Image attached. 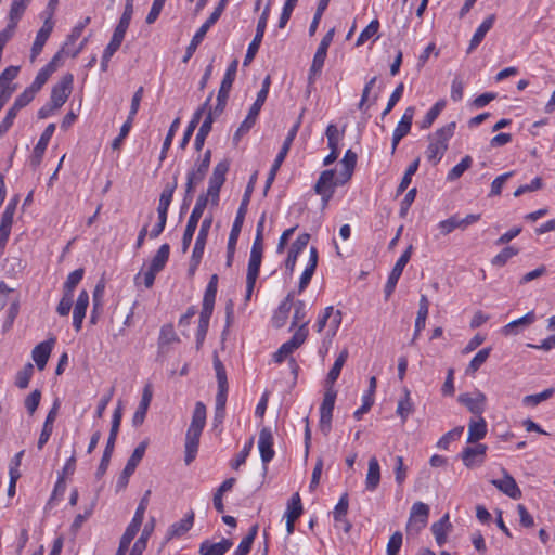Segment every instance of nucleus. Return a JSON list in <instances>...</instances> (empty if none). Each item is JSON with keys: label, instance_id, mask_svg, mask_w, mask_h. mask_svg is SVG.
<instances>
[{"label": "nucleus", "instance_id": "nucleus-1", "mask_svg": "<svg viewBox=\"0 0 555 555\" xmlns=\"http://www.w3.org/2000/svg\"><path fill=\"white\" fill-rule=\"evenodd\" d=\"M206 405L202 401L196 402L185 434L184 462L186 465H190L196 457L199 438L206 425Z\"/></svg>", "mask_w": 555, "mask_h": 555}, {"label": "nucleus", "instance_id": "nucleus-2", "mask_svg": "<svg viewBox=\"0 0 555 555\" xmlns=\"http://www.w3.org/2000/svg\"><path fill=\"white\" fill-rule=\"evenodd\" d=\"M257 176H258V173L256 171L249 178V181L247 183L246 190L244 192L241 205L237 209L236 217L234 219V222H233L230 235H229L228 261H227L228 266H231V262H232V259H233V256L235 253L236 243H237L240 233L242 231L245 216L247 214L248 204L250 202V197H251L253 191H254L256 182H257Z\"/></svg>", "mask_w": 555, "mask_h": 555}, {"label": "nucleus", "instance_id": "nucleus-3", "mask_svg": "<svg viewBox=\"0 0 555 555\" xmlns=\"http://www.w3.org/2000/svg\"><path fill=\"white\" fill-rule=\"evenodd\" d=\"M455 127V121H452L437 129L435 133L429 135V144L426 150V157L429 162L433 164L440 162L448 150V142L453 137Z\"/></svg>", "mask_w": 555, "mask_h": 555}, {"label": "nucleus", "instance_id": "nucleus-4", "mask_svg": "<svg viewBox=\"0 0 555 555\" xmlns=\"http://www.w3.org/2000/svg\"><path fill=\"white\" fill-rule=\"evenodd\" d=\"M299 126H300V120H298L288 131L284 142H283V145L280 150V152L278 153L275 159H274V163L270 169V172L268 175V178H267V181H266V185H264V189H263V195L266 196L269 189L271 188L274 179H275V176H276V172L278 170L280 169L282 163L284 162L287 153L289 152V149L293 144V141L294 139L296 138L297 135V132H298V129H299Z\"/></svg>", "mask_w": 555, "mask_h": 555}, {"label": "nucleus", "instance_id": "nucleus-5", "mask_svg": "<svg viewBox=\"0 0 555 555\" xmlns=\"http://www.w3.org/2000/svg\"><path fill=\"white\" fill-rule=\"evenodd\" d=\"M230 163L224 159L219 162L212 170V175L209 178L208 189L206 194H201L199 196H207V201L209 197L211 198L212 205H217L219 201L220 190L225 181V176L229 171Z\"/></svg>", "mask_w": 555, "mask_h": 555}, {"label": "nucleus", "instance_id": "nucleus-6", "mask_svg": "<svg viewBox=\"0 0 555 555\" xmlns=\"http://www.w3.org/2000/svg\"><path fill=\"white\" fill-rule=\"evenodd\" d=\"M207 206V196H198L197 201L195 203V206L189 217L183 237H182V253H186L193 235L196 231V228L198 225V221L203 216V212Z\"/></svg>", "mask_w": 555, "mask_h": 555}, {"label": "nucleus", "instance_id": "nucleus-7", "mask_svg": "<svg viewBox=\"0 0 555 555\" xmlns=\"http://www.w3.org/2000/svg\"><path fill=\"white\" fill-rule=\"evenodd\" d=\"M146 448H147V441H142L133 450L131 456L127 461V464H126L124 470L121 472L120 476L117 479V482H116L117 491H120L127 487V485L129 482V478L134 473L137 466L143 459Z\"/></svg>", "mask_w": 555, "mask_h": 555}, {"label": "nucleus", "instance_id": "nucleus-8", "mask_svg": "<svg viewBox=\"0 0 555 555\" xmlns=\"http://www.w3.org/2000/svg\"><path fill=\"white\" fill-rule=\"evenodd\" d=\"M337 391L335 389H326L323 397V401L320 406V430L327 435L332 428L333 410Z\"/></svg>", "mask_w": 555, "mask_h": 555}, {"label": "nucleus", "instance_id": "nucleus-9", "mask_svg": "<svg viewBox=\"0 0 555 555\" xmlns=\"http://www.w3.org/2000/svg\"><path fill=\"white\" fill-rule=\"evenodd\" d=\"M269 14H270V3H268L266 5L264 10L262 11V14L260 15V17L258 20L256 35H255L253 41L249 43L245 59H244L243 64L245 66H247L254 60L255 55L257 54V52L259 50V47L261 44V41H262V38L264 35V30L267 27Z\"/></svg>", "mask_w": 555, "mask_h": 555}, {"label": "nucleus", "instance_id": "nucleus-10", "mask_svg": "<svg viewBox=\"0 0 555 555\" xmlns=\"http://www.w3.org/2000/svg\"><path fill=\"white\" fill-rule=\"evenodd\" d=\"M73 82L74 76L67 73L53 86L50 96L53 107L61 108L66 103L73 90Z\"/></svg>", "mask_w": 555, "mask_h": 555}, {"label": "nucleus", "instance_id": "nucleus-11", "mask_svg": "<svg viewBox=\"0 0 555 555\" xmlns=\"http://www.w3.org/2000/svg\"><path fill=\"white\" fill-rule=\"evenodd\" d=\"M413 246L410 245L405 251L400 256V258L397 260L395 267L392 268L388 280L386 282L384 293H385V299L387 300L392 293L395 292V288L397 286V283L403 272L404 267L409 262L411 255H412Z\"/></svg>", "mask_w": 555, "mask_h": 555}, {"label": "nucleus", "instance_id": "nucleus-12", "mask_svg": "<svg viewBox=\"0 0 555 555\" xmlns=\"http://www.w3.org/2000/svg\"><path fill=\"white\" fill-rule=\"evenodd\" d=\"M334 33H335L334 28L330 29L324 35V37L322 38V40L318 47V50L313 56V61H312V64H311L310 70H309V80L310 81L312 80L313 76L319 75L323 68V65H324V62L326 59V54H327V49L334 38Z\"/></svg>", "mask_w": 555, "mask_h": 555}, {"label": "nucleus", "instance_id": "nucleus-13", "mask_svg": "<svg viewBox=\"0 0 555 555\" xmlns=\"http://www.w3.org/2000/svg\"><path fill=\"white\" fill-rule=\"evenodd\" d=\"M457 401L466 406L470 413L481 416L486 410L487 397L483 392L476 390L474 396L468 392L461 393Z\"/></svg>", "mask_w": 555, "mask_h": 555}, {"label": "nucleus", "instance_id": "nucleus-14", "mask_svg": "<svg viewBox=\"0 0 555 555\" xmlns=\"http://www.w3.org/2000/svg\"><path fill=\"white\" fill-rule=\"evenodd\" d=\"M211 224H212L211 216L205 218L201 224L199 232L197 234L195 245H194V248L192 251L194 267H198V264L201 263Z\"/></svg>", "mask_w": 555, "mask_h": 555}, {"label": "nucleus", "instance_id": "nucleus-15", "mask_svg": "<svg viewBox=\"0 0 555 555\" xmlns=\"http://www.w3.org/2000/svg\"><path fill=\"white\" fill-rule=\"evenodd\" d=\"M212 95H214V91H211L208 94L206 101L193 114L192 119L190 120V122H189V125H188V127H186V129L184 131L183 138H182V140L180 142V147L181 149H184L189 144L190 139H191V137L194 133V130L196 129V127L199 124L203 115L206 113V109L209 106V103L211 102Z\"/></svg>", "mask_w": 555, "mask_h": 555}, {"label": "nucleus", "instance_id": "nucleus-16", "mask_svg": "<svg viewBox=\"0 0 555 555\" xmlns=\"http://www.w3.org/2000/svg\"><path fill=\"white\" fill-rule=\"evenodd\" d=\"M503 479H493L491 483L504 494L509 498L517 500L521 498V490L516 483L515 479L506 472L502 469Z\"/></svg>", "mask_w": 555, "mask_h": 555}, {"label": "nucleus", "instance_id": "nucleus-17", "mask_svg": "<svg viewBox=\"0 0 555 555\" xmlns=\"http://www.w3.org/2000/svg\"><path fill=\"white\" fill-rule=\"evenodd\" d=\"M55 131V124H49L43 132L41 133V137L39 141L37 142L36 146L34 147L30 164L34 167H37L43 157V154L47 150V146L49 144V141L51 140L53 133Z\"/></svg>", "mask_w": 555, "mask_h": 555}, {"label": "nucleus", "instance_id": "nucleus-18", "mask_svg": "<svg viewBox=\"0 0 555 555\" xmlns=\"http://www.w3.org/2000/svg\"><path fill=\"white\" fill-rule=\"evenodd\" d=\"M214 369L218 383V391L216 396H218V405L221 408L224 397H228L229 386L225 367L217 353L214 354Z\"/></svg>", "mask_w": 555, "mask_h": 555}, {"label": "nucleus", "instance_id": "nucleus-19", "mask_svg": "<svg viewBox=\"0 0 555 555\" xmlns=\"http://www.w3.org/2000/svg\"><path fill=\"white\" fill-rule=\"evenodd\" d=\"M487 446L478 443L475 447H466L461 453V459L464 465L472 468L476 465H480L486 456Z\"/></svg>", "mask_w": 555, "mask_h": 555}, {"label": "nucleus", "instance_id": "nucleus-20", "mask_svg": "<svg viewBox=\"0 0 555 555\" xmlns=\"http://www.w3.org/2000/svg\"><path fill=\"white\" fill-rule=\"evenodd\" d=\"M55 341V337H51L33 349L31 357L39 371L44 370Z\"/></svg>", "mask_w": 555, "mask_h": 555}, {"label": "nucleus", "instance_id": "nucleus-21", "mask_svg": "<svg viewBox=\"0 0 555 555\" xmlns=\"http://www.w3.org/2000/svg\"><path fill=\"white\" fill-rule=\"evenodd\" d=\"M310 240V234L302 233L300 234L295 242L292 244L287 258L285 260V268L289 273H293L298 255L307 247Z\"/></svg>", "mask_w": 555, "mask_h": 555}, {"label": "nucleus", "instance_id": "nucleus-22", "mask_svg": "<svg viewBox=\"0 0 555 555\" xmlns=\"http://www.w3.org/2000/svg\"><path fill=\"white\" fill-rule=\"evenodd\" d=\"M258 448L261 456V461L267 464L274 456L273 450V436L270 428H262L259 433Z\"/></svg>", "mask_w": 555, "mask_h": 555}, {"label": "nucleus", "instance_id": "nucleus-23", "mask_svg": "<svg viewBox=\"0 0 555 555\" xmlns=\"http://www.w3.org/2000/svg\"><path fill=\"white\" fill-rule=\"evenodd\" d=\"M339 181H341L340 175L337 178H335V171L333 169L324 170L321 172L317 183L314 184V192H335V188L337 185H341Z\"/></svg>", "mask_w": 555, "mask_h": 555}, {"label": "nucleus", "instance_id": "nucleus-24", "mask_svg": "<svg viewBox=\"0 0 555 555\" xmlns=\"http://www.w3.org/2000/svg\"><path fill=\"white\" fill-rule=\"evenodd\" d=\"M89 306V294L87 291H81L76 300L73 311V326L76 332H79L82 326V321L86 317V311Z\"/></svg>", "mask_w": 555, "mask_h": 555}, {"label": "nucleus", "instance_id": "nucleus-25", "mask_svg": "<svg viewBox=\"0 0 555 555\" xmlns=\"http://www.w3.org/2000/svg\"><path fill=\"white\" fill-rule=\"evenodd\" d=\"M293 300L294 293L291 292L287 294V296L279 305L278 309L274 311V314L272 317V325L275 328H281L286 324L293 305Z\"/></svg>", "mask_w": 555, "mask_h": 555}, {"label": "nucleus", "instance_id": "nucleus-26", "mask_svg": "<svg viewBox=\"0 0 555 555\" xmlns=\"http://www.w3.org/2000/svg\"><path fill=\"white\" fill-rule=\"evenodd\" d=\"M152 397H153V392H152L151 385H146L143 389L140 404L132 417L133 426L138 427L143 424L146 413H147V410H149V406L152 401Z\"/></svg>", "mask_w": 555, "mask_h": 555}, {"label": "nucleus", "instance_id": "nucleus-27", "mask_svg": "<svg viewBox=\"0 0 555 555\" xmlns=\"http://www.w3.org/2000/svg\"><path fill=\"white\" fill-rule=\"evenodd\" d=\"M348 494L344 493L338 503L335 506V509L333 512L334 520L337 524V526L341 527L343 530L348 533L351 529V524L346 519V514L348 512Z\"/></svg>", "mask_w": 555, "mask_h": 555}, {"label": "nucleus", "instance_id": "nucleus-28", "mask_svg": "<svg viewBox=\"0 0 555 555\" xmlns=\"http://www.w3.org/2000/svg\"><path fill=\"white\" fill-rule=\"evenodd\" d=\"M348 357H349L348 349L345 348L339 352L332 369L327 373V376L325 379V388L326 389H334V384L338 379L341 369L345 365Z\"/></svg>", "mask_w": 555, "mask_h": 555}, {"label": "nucleus", "instance_id": "nucleus-29", "mask_svg": "<svg viewBox=\"0 0 555 555\" xmlns=\"http://www.w3.org/2000/svg\"><path fill=\"white\" fill-rule=\"evenodd\" d=\"M18 72V66H9L0 75V99L4 96L5 103L14 91L13 88H10L9 82L17 76Z\"/></svg>", "mask_w": 555, "mask_h": 555}, {"label": "nucleus", "instance_id": "nucleus-30", "mask_svg": "<svg viewBox=\"0 0 555 555\" xmlns=\"http://www.w3.org/2000/svg\"><path fill=\"white\" fill-rule=\"evenodd\" d=\"M380 482V466L376 456H372L369 460V467L365 478V488L369 491L377 489Z\"/></svg>", "mask_w": 555, "mask_h": 555}, {"label": "nucleus", "instance_id": "nucleus-31", "mask_svg": "<svg viewBox=\"0 0 555 555\" xmlns=\"http://www.w3.org/2000/svg\"><path fill=\"white\" fill-rule=\"evenodd\" d=\"M263 245L253 244L247 268V278L257 279L262 261Z\"/></svg>", "mask_w": 555, "mask_h": 555}, {"label": "nucleus", "instance_id": "nucleus-32", "mask_svg": "<svg viewBox=\"0 0 555 555\" xmlns=\"http://www.w3.org/2000/svg\"><path fill=\"white\" fill-rule=\"evenodd\" d=\"M121 418H122V405H121V402L119 401L114 413H113L109 436H108V439H107L104 450L114 452L115 442H116V438H117V435L119 431Z\"/></svg>", "mask_w": 555, "mask_h": 555}, {"label": "nucleus", "instance_id": "nucleus-33", "mask_svg": "<svg viewBox=\"0 0 555 555\" xmlns=\"http://www.w3.org/2000/svg\"><path fill=\"white\" fill-rule=\"evenodd\" d=\"M495 21V15L491 14L489 15L476 29L475 34L473 35V38L470 40L467 53H470L473 50H475L483 40L487 33L492 28Z\"/></svg>", "mask_w": 555, "mask_h": 555}, {"label": "nucleus", "instance_id": "nucleus-34", "mask_svg": "<svg viewBox=\"0 0 555 555\" xmlns=\"http://www.w3.org/2000/svg\"><path fill=\"white\" fill-rule=\"evenodd\" d=\"M178 182L177 177L173 178L171 183H167L159 196V203L157 207V214L167 216L169 206L172 201L173 193L177 189Z\"/></svg>", "mask_w": 555, "mask_h": 555}, {"label": "nucleus", "instance_id": "nucleus-35", "mask_svg": "<svg viewBox=\"0 0 555 555\" xmlns=\"http://www.w3.org/2000/svg\"><path fill=\"white\" fill-rule=\"evenodd\" d=\"M487 435V423L482 416L479 418L470 420L468 424V436L467 442L475 443L481 439H483Z\"/></svg>", "mask_w": 555, "mask_h": 555}, {"label": "nucleus", "instance_id": "nucleus-36", "mask_svg": "<svg viewBox=\"0 0 555 555\" xmlns=\"http://www.w3.org/2000/svg\"><path fill=\"white\" fill-rule=\"evenodd\" d=\"M52 31V25L49 21H46L42 27L38 30L35 41L31 47V60L36 59L42 51L50 34Z\"/></svg>", "mask_w": 555, "mask_h": 555}, {"label": "nucleus", "instance_id": "nucleus-37", "mask_svg": "<svg viewBox=\"0 0 555 555\" xmlns=\"http://www.w3.org/2000/svg\"><path fill=\"white\" fill-rule=\"evenodd\" d=\"M133 14V0H127L124 13L113 33V36L124 39Z\"/></svg>", "mask_w": 555, "mask_h": 555}, {"label": "nucleus", "instance_id": "nucleus-38", "mask_svg": "<svg viewBox=\"0 0 555 555\" xmlns=\"http://www.w3.org/2000/svg\"><path fill=\"white\" fill-rule=\"evenodd\" d=\"M231 546L232 542L229 539H222L218 543L205 541L201 544L199 553L202 555H224Z\"/></svg>", "mask_w": 555, "mask_h": 555}, {"label": "nucleus", "instance_id": "nucleus-39", "mask_svg": "<svg viewBox=\"0 0 555 555\" xmlns=\"http://www.w3.org/2000/svg\"><path fill=\"white\" fill-rule=\"evenodd\" d=\"M415 108L413 106H409L405 108L400 121L398 122L396 129L393 130V134L403 139L406 134H409L412 121L414 118Z\"/></svg>", "mask_w": 555, "mask_h": 555}, {"label": "nucleus", "instance_id": "nucleus-40", "mask_svg": "<svg viewBox=\"0 0 555 555\" xmlns=\"http://www.w3.org/2000/svg\"><path fill=\"white\" fill-rule=\"evenodd\" d=\"M154 518H151V520L145 524L140 538L134 542L130 553L134 555H142L143 551L146 548L147 540L154 530Z\"/></svg>", "mask_w": 555, "mask_h": 555}, {"label": "nucleus", "instance_id": "nucleus-41", "mask_svg": "<svg viewBox=\"0 0 555 555\" xmlns=\"http://www.w3.org/2000/svg\"><path fill=\"white\" fill-rule=\"evenodd\" d=\"M357 154L351 151V150H347L343 159H341V164L344 165L345 169L343 172H340V177H341V181L340 184H345L347 181H349L352 177V173H353V170H354V167L357 165Z\"/></svg>", "mask_w": 555, "mask_h": 555}, {"label": "nucleus", "instance_id": "nucleus-42", "mask_svg": "<svg viewBox=\"0 0 555 555\" xmlns=\"http://www.w3.org/2000/svg\"><path fill=\"white\" fill-rule=\"evenodd\" d=\"M308 324L309 321L301 323L292 338L283 344L292 353L305 343L308 336Z\"/></svg>", "mask_w": 555, "mask_h": 555}, {"label": "nucleus", "instance_id": "nucleus-43", "mask_svg": "<svg viewBox=\"0 0 555 555\" xmlns=\"http://www.w3.org/2000/svg\"><path fill=\"white\" fill-rule=\"evenodd\" d=\"M212 124H214L212 114L207 113L206 117H205L203 124L201 125V127L196 133V137H195L194 147L196 151H201L203 149V146L205 144V140H206L207 135L209 134V132L211 131Z\"/></svg>", "mask_w": 555, "mask_h": 555}, {"label": "nucleus", "instance_id": "nucleus-44", "mask_svg": "<svg viewBox=\"0 0 555 555\" xmlns=\"http://www.w3.org/2000/svg\"><path fill=\"white\" fill-rule=\"evenodd\" d=\"M169 254H170L169 244H167V243L163 244L156 251L155 256L152 258L149 268L153 269V271L160 272L169 259Z\"/></svg>", "mask_w": 555, "mask_h": 555}, {"label": "nucleus", "instance_id": "nucleus-45", "mask_svg": "<svg viewBox=\"0 0 555 555\" xmlns=\"http://www.w3.org/2000/svg\"><path fill=\"white\" fill-rule=\"evenodd\" d=\"M30 0H13L9 12L8 25H13L16 28L18 21L26 11Z\"/></svg>", "mask_w": 555, "mask_h": 555}, {"label": "nucleus", "instance_id": "nucleus-46", "mask_svg": "<svg viewBox=\"0 0 555 555\" xmlns=\"http://www.w3.org/2000/svg\"><path fill=\"white\" fill-rule=\"evenodd\" d=\"M534 319H535L534 312L530 311V312L526 313L524 317H521V318H519L517 320H514V321L509 322L508 324H506L502 328V332L505 335L516 334L517 332L515 330L518 326H528V325H530V324H532L534 322Z\"/></svg>", "mask_w": 555, "mask_h": 555}, {"label": "nucleus", "instance_id": "nucleus-47", "mask_svg": "<svg viewBox=\"0 0 555 555\" xmlns=\"http://www.w3.org/2000/svg\"><path fill=\"white\" fill-rule=\"evenodd\" d=\"M193 520H194V514L191 513L185 518L171 525L169 532H168L169 538L180 537V535L184 534L185 532H188L193 526Z\"/></svg>", "mask_w": 555, "mask_h": 555}, {"label": "nucleus", "instance_id": "nucleus-48", "mask_svg": "<svg viewBox=\"0 0 555 555\" xmlns=\"http://www.w3.org/2000/svg\"><path fill=\"white\" fill-rule=\"evenodd\" d=\"M259 526L255 524L250 527L248 534L241 541L234 555H247L250 552L254 540L258 533Z\"/></svg>", "mask_w": 555, "mask_h": 555}, {"label": "nucleus", "instance_id": "nucleus-49", "mask_svg": "<svg viewBox=\"0 0 555 555\" xmlns=\"http://www.w3.org/2000/svg\"><path fill=\"white\" fill-rule=\"evenodd\" d=\"M444 107L446 100H439L438 102H436L422 120L420 125L421 129H428L429 127H431V125L434 124V121Z\"/></svg>", "mask_w": 555, "mask_h": 555}, {"label": "nucleus", "instance_id": "nucleus-50", "mask_svg": "<svg viewBox=\"0 0 555 555\" xmlns=\"http://www.w3.org/2000/svg\"><path fill=\"white\" fill-rule=\"evenodd\" d=\"M554 388H547L540 393L528 395L522 398V404L526 406H537L543 401L548 400L554 395Z\"/></svg>", "mask_w": 555, "mask_h": 555}, {"label": "nucleus", "instance_id": "nucleus-51", "mask_svg": "<svg viewBox=\"0 0 555 555\" xmlns=\"http://www.w3.org/2000/svg\"><path fill=\"white\" fill-rule=\"evenodd\" d=\"M207 169L202 168L199 166H195L192 170L188 172L186 176V184L188 190H195L196 185L201 183L206 177Z\"/></svg>", "mask_w": 555, "mask_h": 555}, {"label": "nucleus", "instance_id": "nucleus-52", "mask_svg": "<svg viewBox=\"0 0 555 555\" xmlns=\"http://www.w3.org/2000/svg\"><path fill=\"white\" fill-rule=\"evenodd\" d=\"M34 374V365L28 362L24 365V367L17 372L15 377V385L20 389H25L28 387L31 376Z\"/></svg>", "mask_w": 555, "mask_h": 555}, {"label": "nucleus", "instance_id": "nucleus-53", "mask_svg": "<svg viewBox=\"0 0 555 555\" xmlns=\"http://www.w3.org/2000/svg\"><path fill=\"white\" fill-rule=\"evenodd\" d=\"M302 513L301 500L298 493H294L287 503L286 518L297 520Z\"/></svg>", "mask_w": 555, "mask_h": 555}, {"label": "nucleus", "instance_id": "nucleus-54", "mask_svg": "<svg viewBox=\"0 0 555 555\" xmlns=\"http://www.w3.org/2000/svg\"><path fill=\"white\" fill-rule=\"evenodd\" d=\"M83 278V269L79 268L70 272L64 283L63 293L74 296L75 287L80 283Z\"/></svg>", "mask_w": 555, "mask_h": 555}, {"label": "nucleus", "instance_id": "nucleus-55", "mask_svg": "<svg viewBox=\"0 0 555 555\" xmlns=\"http://www.w3.org/2000/svg\"><path fill=\"white\" fill-rule=\"evenodd\" d=\"M206 34L207 30L201 26L186 48L185 54L182 59L183 63H188L189 60L193 56L194 52L196 51L198 44L203 41Z\"/></svg>", "mask_w": 555, "mask_h": 555}, {"label": "nucleus", "instance_id": "nucleus-56", "mask_svg": "<svg viewBox=\"0 0 555 555\" xmlns=\"http://www.w3.org/2000/svg\"><path fill=\"white\" fill-rule=\"evenodd\" d=\"M429 515V507L423 502H416L411 508V518L420 521L421 526L424 527L427 524Z\"/></svg>", "mask_w": 555, "mask_h": 555}, {"label": "nucleus", "instance_id": "nucleus-57", "mask_svg": "<svg viewBox=\"0 0 555 555\" xmlns=\"http://www.w3.org/2000/svg\"><path fill=\"white\" fill-rule=\"evenodd\" d=\"M179 338L175 332L172 324H165L160 328L159 338H158V346L159 348H163L166 345H170L175 341H178Z\"/></svg>", "mask_w": 555, "mask_h": 555}, {"label": "nucleus", "instance_id": "nucleus-58", "mask_svg": "<svg viewBox=\"0 0 555 555\" xmlns=\"http://www.w3.org/2000/svg\"><path fill=\"white\" fill-rule=\"evenodd\" d=\"M519 250L516 247L507 246L503 248L496 256L491 260V263L496 267L504 266L511 258L518 255Z\"/></svg>", "mask_w": 555, "mask_h": 555}, {"label": "nucleus", "instance_id": "nucleus-59", "mask_svg": "<svg viewBox=\"0 0 555 555\" xmlns=\"http://www.w3.org/2000/svg\"><path fill=\"white\" fill-rule=\"evenodd\" d=\"M418 165H420V159H415L414 162H412L409 167L406 168L405 172H404V176L397 189V195L399 194H402L406 189L408 186L410 185L411 183V179H412V176L417 171L418 169Z\"/></svg>", "mask_w": 555, "mask_h": 555}, {"label": "nucleus", "instance_id": "nucleus-60", "mask_svg": "<svg viewBox=\"0 0 555 555\" xmlns=\"http://www.w3.org/2000/svg\"><path fill=\"white\" fill-rule=\"evenodd\" d=\"M472 162V157L468 155L462 158V160L448 172L447 179L449 181L459 179L470 167Z\"/></svg>", "mask_w": 555, "mask_h": 555}, {"label": "nucleus", "instance_id": "nucleus-61", "mask_svg": "<svg viewBox=\"0 0 555 555\" xmlns=\"http://www.w3.org/2000/svg\"><path fill=\"white\" fill-rule=\"evenodd\" d=\"M404 392H405L404 398L398 402V406H397V414L401 417L402 423H405V421L408 420V416L413 411V403L411 402V399H410V392L406 389Z\"/></svg>", "mask_w": 555, "mask_h": 555}, {"label": "nucleus", "instance_id": "nucleus-62", "mask_svg": "<svg viewBox=\"0 0 555 555\" xmlns=\"http://www.w3.org/2000/svg\"><path fill=\"white\" fill-rule=\"evenodd\" d=\"M464 427L457 426L453 428L452 430L444 434L437 442V447L439 449L447 450L450 446V443L461 437L463 434Z\"/></svg>", "mask_w": 555, "mask_h": 555}, {"label": "nucleus", "instance_id": "nucleus-63", "mask_svg": "<svg viewBox=\"0 0 555 555\" xmlns=\"http://www.w3.org/2000/svg\"><path fill=\"white\" fill-rule=\"evenodd\" d=\"M20 312V302L18 300H14L10 304V307L7 310L5 320L2 325V332L7 333L11 330L16 317Z\"/></svg>", "mask_w": 555, "mask_h": 555}, {"label": "nucleus", "instance_id": "nucleus-64", "mask_svg": "<svg viewBox=\"0 0 555 555\" xmlns=\"http://www.w3.org/2000/svg\"><path fill=\"white\" fill-rule=\"evenodd\" d=\"M379 29V22L377 20H373L359 35L356 46L360 47L364 44L370 38L375 36Z\"/></svg>", "mask_w": 555, "mask_h": 555}]
</instances>
